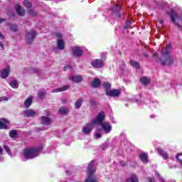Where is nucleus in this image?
I'll return each mask as SVG.
<instances>
[{
	"instance_id": "f257e3e1",
	"label": "nucleus",
	"mask_w": 182,
	"mask_h": 182,
	"mask_svg": "<svg viewBox=\"0 0 182 182\" xmlns=\"http://www.w3.org/2000/svg\"><path fill=\"white\" fill-rule=\"evenodd\" d=\"M103 120H105V113L100 112L95 119L82 127V133H84V134H89V133H91L92 130H93L96 124H102Z\"/></svg>"
},
{
	"instance_id": "f03ea898",
	"label": "nucleus",
	"mask_w": 182,
	"mask_h": 182,
	"mask_svg": "<svg viewBox=\"0 0 182 182\" xmlns=\"http://www.w3.org/2000/svg\"><path fill=\"white\" fill-rule=\"evenodd\" d=\"M170 50H171V44H168L166 48L161 50V57L159 58L161 65H172L173 57L170 55Z\"/></svg>"
},
{
	"instance_id": "7ed1b4c3",
	"label": "nucleus",
	"mask_w": 182,
	"mask_h": 182,
	"mask_svg": "<svg viewBox=\"0 0 182 182\" xmlns=\"http://www.w3.org/2000/svg\"><path fill=\"white\" fill-rule=\"evenodd\" d=\"M42 151V146H38L36 148H30L24 150L23 153V161H26V160H31V159H35L39 156V152Z\"/></svg>"
},
{
	"instance_id": "20e7f679",
	"label": "nucleus",
	"mask_w": 182,
	"mask_h": 182,
	"mask_svg": "<svg viewBox=\"0 0 182 182\" xmlns=\"http://www.w3.org/2000/svg\"><path fill=\"white\" fill-rule=\"evenodd\" d=\"M170 18L172 22L178 26V28H181L182 25V16L180 17L177 16V14L173 11L170 12Z\"/></svg>"
},
{
	"instance_id": "39448f33",
	"label": "nucleus",
	"mask_w": 182,
	"mask_h": 182,
	"mask_svg": "<svg viewBox=\"0 0 182 182\" xmlns=\"http://www.w3.org/2000/svg\"><path fill=\"white\" fill-rule=\"evenodd\" d=\"M36 35H38V33L33 30L26 32V41L27 43H31V42H33V39H35Z\"/></svg>"
},
{
	"instance_id": "423d86ee",
	"label": "nucleus",
	"mask_w": 182,
	"mask_h": 182,
	"mask_svg": "<svg viewBox=\"0 0 182 182\" xmlns=\"http://www.w3.org/2000/svg\"><path fill=\"white\" fill-rule=\"evenodd\" d=\"M55 35L58 38L57 48L60 50H63V49H65V42L63 41V40H62V38H63L62 33H57Z\"/></svg>"
},
{
	"instance_id": "0eeeda50",
	"label": "nucleus",
	"mask_w": 182,
	"mask_h": 182,
	"mask_svg": "<svg viewBox=\"0 0 182 182\" xmlns=\"http://www.w3.org/2000/svg\"><path fill=\"white\" fill-rule=\"evenodd\" d=\"M111 11L112 12V16H114V18H120V16H122V13H120V6L118 4L112 6Z\"/></svg>"
},
{
	"instance_id": "6e6552de",
	"label": "nucleus",
	"mask_w": 182,
	"mask_h": 182,
	"mask_svg": "<svg viewBox=\"0 0 182 182\" xmlns=\"http://www.w3.org/2000/svg\"><path fill=\"white\" fill-rule=\"evenodd\" d=\"M96 125L101 126L102 130H104L105 133L109 134L110 132H112V125L107 122H104L103 121L101 122V124H96Z\"/></svg>"
},
{
	"instance_id": "1a4fd4ad",
	"label": "nucleus",
	"mask_w": 182,
	"mask_h": 182,
	"mask_svg": "<svg viewBox=\"0 0 182 182\" xmlns=\"http://www.w3.org/2000/svg\"><path fill=\"white\" fill-rule=\"evenodd\" d=\"M91 65L92 68H95V69H102L105 64L102 60L97 59L91 62Z\"/></svg>"
},
{
	"instance_id": "9d476101",
	"label": "nucleus",
	"mask_w": 182,
	"mask_h": 182,
	"mask_svg": "<svg viewBox=\"0 0 182 182\" xmlns=\"http://www.w3.org/2000/svg\"><path fill=\"white\" fill-rule=\"evenodd\" d=\"M73 55L74 58H80L83 55V50L80 47H73Z\"/></svg>"
},
{
	"instance_id": "9b49d317",
	"label": "nucleus",
	"mask_w": 182,
	"mask_h": 182,
	"mask_svg": "<svg viewBox=\"0 0 182 182\" xmlns=\"http://www.w3.org/2000/svg\"><path fill=\"white\" fill-rule=\"evenodd\" d=\"M11 68H9V66L4 68L0 71V77H1V79H6V77L9 76Z\"/></svg>"
},
{
	"instance_id": "f8f14e48",
	"label": "nucleus",
	"mask_w": 182,
	"mask_h": 182,
	"mask_svg": "<svg viewBox=\"0 0 182 182\" xmlns=\"http://www.w3.org/2000/svg\"><path fill=\"white\" fill-rule=\"evenodd\" d=\"M15 9L18 16H25V14H26V11H25V9L22 7V6L16 4L15 6Z\"/></svg>"
},
{
	"instance_id": "ddd939ff",
	"label": "nucleus",
	"mask_w": 182,
	"mask_h": 182,
	"mask_svg": "<svg viewBox=\"0 0 182 182\" xmlns=\"http://www.w3.org/2000/svg\"><path fill=\"white\" fill-rule=\"evenodd\" d=\"M83 77L82 75H70L69 80H72V82H75V83H79L82 82Z\"/></svg>"
},
{
	"instance_id": "4468645a",
	"label": "nucleus",
	"mask_w": 182,
	"mask_h": 182,
	"mask_svg": "<svg viewBox=\"0 0 182 182\" xmlns=\"http://www.w3.org/2000/svg\"><path fill=\"white\" fill-rule=\"evenodd\" d=\"M107 96H110L111 97H117V96L120 95V90H111L107 94Z\"/></svg>"
},
{
	"instance_id": "2eb2a0df",
	"label": "nucleus",
	"mask_w": 182,
	"mask_h": 182,
	"mask_svg": "<svg viewBox=\"0 0 182 182\" xmlns=\"http://www.w3.org/2000/svg\"><path fill=\"white\" fill-rule=\"evenodd\" d=\"M41 123L45 126H49L52 123V119L46 116L41 117Z\"/></svg>"
},
{
	"instance_id": "dca6fc26",
	"label": "nucleus",
	"mask_w": 182,
	"mask_h": 182,
	"mask_svg": "<svg viewBox=\"0 0 182 182\" xmlns=\"http://www.w3.org/2000/svg\"><path fill=\"white\" fill-rule=\"evenodd\" d=\"M158 153L160 154V156H161L164 160H167V159H168V154L161 148H158Z\"/></svg>"
},
{
	"instance_id": "f3484780",
	"label": "nucleus",
	"mask_w": 182,
	"mask_h": 182,
	"mask_svg": "<svg viewBox=\"0 0 182 182\" xmlns=\"http://www.w3.org/2000/svg\"><path fill=\"white\" fill-rule=\"evenodd\" d=\"M24 117H32L34 114H36V112L32 109H27L23 112Z\"/></svg>"
},
{
	"instance_id": "a211bd4d",
	"label": "nucleus",
	"mask_w": 182,
	"mask_h": 182,
	"mask_svg": "<svg viewBox=\"0 0 182 182\" xmlns=\"http://www.w3.org/2000/svg\"><path fill=\"white\" fill-rule=\"evenodd\" d=\"M9 124V121L6 119H1L0 121V129H8V125Z\"/></svg>"
},
{
	"instance_id": "6ab92c4d",
	"label": "nucleus",
	"mask_w": 182,
	"mask_h": 182,
	"mask_svg": "<svg viewBox=\"0 0 182 182\" xmlns=\"http://www.w3.org/2000/svg\"><path fill=\"white\" fill-rule=\"evenodd\" d=\"M69 87V85H65L61 87L55 88L52 90V93H58V92H65V90H68Z\"/></svg>"
},
{
	"instance_id": "aec40b11",
	"label": "nucleus",
	"mask_w": 182,
	"mask_h": 182,
	"mask_svg": "<svg viewBox=\"0 0 182 182\" xmlns=\"http://www.w3.org/2000/svg\"><path fill=\"white\" fill-rule=\"evenodd\" d=\"M139 157L141 161H142V163H144L145 164L148 163V161H149L148 157L149 156H147V154H146V153L140 154L139 155Z\"/></svg>"
},
{
	"instance_id": "412c9836",
	"label": "nucleus",
	"mask_w": 182,
	"mask_h": 182,
	"mask_svg": "<svg viewBox=\"0 0 182 182\" xmlns=\"http://www.w3.org/2000/svg\"><path fill=\"white\" fill-rule=\"evenodd\" d=\"M125 182H139V178L136 174H132L129 178H127Z\"/></svg>"
},
{
	"instance_id": "4be33fe9",
	"label": "nucleus",
	"mask_w": 182,
	"mask_h": 182,
	"mask_svg": "<svg viewBox=\"0 0 182 182\" xmlns=\"http://www.w3.org/2000/svg\"><path fill=\"white\" fill-rule=\"evenodd\" d=\"M102 86L104 87V89L105 90V93L106 95L112 89V85H110V83L109 82H105L104 84H102Z\"/></svg>"
},
{
	"instance_id": "5701e85b",
	"label": "nucleus",
	"mask_w": 182,
	"mask_h": 182,
	"mask_svg": "<svg viewBox=\"0 0 182 182\" xmlns=\"http://www.w3.org/2000/svg\"><path fill=\"white\" fill-rule=\"evenodd\" d=\"M31 105H32V96H30L24 102V106H25L26 109L31 107Z\"/></svg>"
},
{
	"instance_id": "b1692460",
	"label": "nucleus",
	"mask_w": 182,
	"mask_h": 182,
	"mask_svg": "<svg viewBox=\"0 0 182 182\" xmlns=\"http://www.w3.org/2000/svg\"><path fill=\"white\" fill-rule=\"evenodd\" d=\"M140 82L142 83V85L147 86V85L150 84V79H149L147 77H142L140 78Z\"/></svg>"
},
{
	"instance_id": "393cba45",
	"label": "nucleus",
	"mask_w": 182,
	"mask_h": 182,
	"mask_svg": "<svg viewBox=\"0 0 182 182\" xmlns=\"http://www.w3.org/2000/svg\"><path fill=\"white\" fill-rule=\"evenodd\" d=\"M91 86L92 87H99L100 86V80L99 78H95L92 82Z\"/></svg>"
},
{
	"instance_id": "a878e982",
	"label": "nucleus",
	"mask_w": 182,
	"mask_h": 182,
	"mask_svg": "<svg viewBox=\"0 0 182 182\" xmlns=\"http://www.w3.org/2000/svg\"><path fill=\"white\" fill-rule=\"evenodd\" d=\"M83 103V98H79L77 100L75 104V107L77 109H80V107H82V104Z\"/></svg>"
},
{
	"instance_id": "bb28decb",
	"label": "nucleus",
	"mask_w": 182,
	"mask_h": 182,
	"mask_svg": "<svg viewBox=\"0 0 182 182\" xmlns=\"http://www.w3.org/2000/svg\"><path fill=\"white\" fill-rule=\"evenodd\" d=\"M129 63H130V65L133 66V68H135V69H140V65H139V63L137 61L131 60L129 61Z\"/></svg>"
},
{
	"instance_id": "cd10ccee",
	"label": "nucleus",
	"mask_w": 182,
	"mask_h": 182,
	"mask_svg": "<svg viewBox=\"0 0 182 182\" xmlns=\"http://www.w3.org/2000/svg\"><path fill=\"white\" fill-rule=\"evenodd\" d=\"M59 113L60 114H67V113H69V109L65 107H61L59 109Z\"/></svg>"
},
{
	"instance_id": "c85d7f7f",
	"label": "nucleus",
	"mask_w": 182,
	"mask_h": 182,
	"mask_svg": "<svg viewBox=\"0 0 182 182\" xmlns=\"http://www.w3.org/2000/svg\"><path fill=\"white\" fill-rule=\"evenodd\" d=\"M10 86L13 87V89H18L19 85L18 84V82L16 80H12L10 82Z\"/></svg>"
},
{
	"instance_id": "c756f323",
	"label": "nucleus",
	"mask_w": 182,
	"mask_h": 182,
	"mask_svg": "<svg viewBox=\"0 0 182 182\" xmlns=\"http://www.w3.org/2000/svg\"><path fill=\"white\" fill-rule=\"evenodd\" d=\"M23 5L28 9H29L32 7V3H31V1H29V0H24Z\"/></svg>"
},
{
	"instance_id": "7c9ffc66",
	"label": "nucleus",
	"mask_w": 182,
	"mask_h": 182,
	"mask_svg": "<svg viewBox=\"0 0 182 182\" xmlns=\"http://www.w3.org/2000/svg\"><path fill=\"white\" fill-rule=\"evenodd\" d=\"M155 2L157 4L158 6L164 9V6H163L166 5V3L163 2V0H155Z\"/></svg>"
},
{
	"instance_id": "2f4dec72",
	"label": "nucleus",
	"mask_w": 182,
	"mask_h": 182,
	"mask_svg": "<svg viewBox=\"0 0 182 182\" xmlns=\"http://www.w3.org/2000/svg\"><path fill=\"white\" fill-rule=\"evenodd\" d=\"M9 136L11 139H14L18 136V132H16V130H11L9 132Z\"/></svg>"
},
{
	"instance_id": "473e14b6",
	"label": "nucleus",
	"mask_w": 182,
	"mask_h": 182,
	"mask_svg": "<svg viewBox=\"0 0 182 182\" xmlns=\"http://www.w3.org/2000/svg\"><path fill=\"white\" fill-rule=\"evenodd\" d=\"M28 14L30 16H36V15H38V13L33 9H28Z\"/></svg>"
},
{
	"instance_id": "72a5a7b5",
	"label": "nucleus",
	"mask_w": 182,
	"mask_h": 182,
	"mask_svg": "<svg viewBox=\"0 0 182 182\" xmlns=\"http://www.w3.org/2000/svg\"><path fill=\"white\" fill-rule=\"evenodd\" d=\"M155 175L158 177L160 182H165L166 181L164 178L161 177V176H160V173H159V172L157 171H155Z\"/></svg>"
},
{
	"instance_id": "f704fd0d",
	"label": "nucleus",
	"mask_w": 182,
	"mask_h": 182,
	"mask_svg": "<svg viewBox=\"0 0 182 182\" xmlns=\"http://www.w3.org/2000/svg\"><path fill=\"white\" fill-rule=\"evenodd\" d=\"M132 22H133V21H132V20H128V21L126 22L125 25L124 26V29H127V28H132V27L130 26V25H132Z\"/></svg>"
},
{
	"instance_id": "c9c22d12",
	"label": "nucleus",
	"mask_w": 182,
	"mask_h": 182,
	"mask_svg": "<svg viewBox=\"0 0 182 182\" xmlns=\"http://www.w3.org/2000/svg\"><path fill=\"white\" fill-rule=\"evenodd\" d=\"M2 22H6V20L5 18H0V23H2ZM0 39L1 40L5 39V36H4L3 33L1 32H0Z\"/></svg>"
},
{
	"instance_id": "e433bc0d",
	"label": "nucleus",
	"mask_w": 182,
	"mask_h": 182,
	"mask_svg": "<svg viewBox=\"0 0 182 182\" xmlns=\"http://www.w3.org/2000/svg\"><path fill=\"white\" fill-rule=\"evenodd\" d=\"M4 148V150L6 151V153L9 154V156H10V157H12V153L11 152V150H9V147L5 145Z\"/></svg>"
},
{
	"instance_id": "4c0bfd02",
	"label": "nucleus",
	"mask_w": 182,
	"mask_h": 182,
	"mask_svg": "<svg viewBox=\"0 0 182 182\" xmlns=\"http://www.w3.org/2000/svg\"><path fill=\"white\" fill-rule=\"evenodd\" d=\"M10 30H11L12 32H16V31H18V26H16V25H11L10 26Z\"/></svg>"
},
{
	"instance_id": "58836bf2",
	"label": "nucleus",
	"mask_w": 182,
	"mask_h": 182,
	"mask_svg": "<svg viewBox=\"0 0 182 182\" xmlns=\"http://www.w3.org/2000/svg\"><path fill=\"white\" fill-rule=\"evenodd\" d=\"M44 96H45V92H43V91H39V92H38V97L40 99H43Z\"/></svg>"
},
{
	"instance_id": "ea45409f",
	"label": "nucleus",
	"mask_w": 182,
	"mask_h": 182,
	"mask_svg": "<svg viewBox=\"0 0 182 182\" xmlns=\"http://www.w3.org/2000/svg\"><path fill=\"white\" fill-rule=\"evenodd\" d=\"M8 100H9V98H8V97H0V102H8Z\"/></svg>"
},
{
	"instance_id": "a19ab883",
	"label": "nucleus",
	"mask_w": 182,
	"mask_h": 182,
	"mask_svg": "<svg viewBox=\"0 0 182 182\" xmlns=\"http://www.w3.org/2000/svg\"><path fill=\"white\" fill-rule=\"evenodd\" d=\"M107 147H109V143L106 142L102 145V150H106Z\"/></svg>"
},
{
	"instance_id": "79ce46f5",
	"label": "nucleus",
	"mask_w": 182,
	"mask_h": 182,
	"mask_svg": "<svg viewBox=\"0 0 182 182\" xmlns=\"http://www.w3.org/2000/svg\"><path fill=\"white\" fill-rule=\"evenodd\" d=\"M31 72L32 73H39L40 70L38 68H33Z\"/></svg>"
},
{
	"instance_id": "37998d69",
	"label": "nucleus",
	"mask_w": 182,
	"mask_h": 182,
	"mask_svg": "<svg viewBox=\"0 0 182 182\" xmlns=\"http://www.w3.org/2000/svg\"><path fill=\"white\" fill-rule=\"evenodd\" d=\"M101 59H102L103 60H106V54L101 53Z\"/></svg>"
},
{
	"instance_id": "c03bdc74",
	"label": "nucleus",
	"mask_w": 182,
	"mask_h": 182,
	"mask_svg": "<svg viewBox=\"0 0 182 182\" xmlns=\"http://www.w3.org/2000/svg\"><path fill=\"white\" fill-rule=\"evenodd\" d=\"M68 69L69 70L72 69V67H70V65H67L64 67V70H68Z\"/></svg>"
},
{
	"instance_id": "a18cd8bd",
	"label": "nucleus",
	"mask_w": 182,
	"mask_h": 182,
	"mask_svg": "<svg viewBox=\"0 0 182 182\" xmlns=\"http://www.w3.org/2000/svg\"><path fill=\"white\" fill-rule=\"evenodd\" d=\"M95 137L96 139H100V137H102V135L100 133H96Z\"/></svg>"
},
{
	"instance_id": "49530a36",
	"label": "nucleus",
	"mask_w": 182,
	"mask_h": 182,
	"mask_svg": "<svg viewBox=\"0 0 182 182\" xmlns=\"http://www.w3.org/2000/svg\"><path fill=\"white\" fill-rule=\"evenodd\" d=\"M120 138H121V139H126V134L122 133V134H120Z\"/></svg>"
},
{
	"instance_id": "de8ad7c7",
	"label": "nucleus",
	"mask_w": 182,
	"mask_h": 182,
	"mask_svg": "<svg viewBox=\"0 0 182 182\" xmlns=\"http://www.w3.org/2000/svg\"><path fill=\"white\" fill-rule=\"evenodd\" d=\"M176 160H178V161L180 162V164H181V166H182V160L180 159H178V155H176Z\"/></svg>"
},
{
	"instance_id": "09e8293b",
	"label": "nucleus",
	"mask_w": 182,
	"mask_h": 182,
	"mask_svg": "<svg viewBox=\"0 0 182 182\" xmlns=\"http://www.w3.org/2000/svg\"><path fill=\"white\" fill-rule=\"evenodd\" d=\"M148 181L149 182H154V178H148Z\"/></svg>"
},
{
	"instance_id": "8fccbe9b",
	"label": "nucleus",
	"mask_w": 182,
	"mask_h": 182,
	"mask_svg": "<svg viewBox=\"0 0 182 182\" xmlns=\"http://www.w3.org/2000/svg\"><path fill=\"white\" fill-rule=\"evenodd\" d=\"M159 23H160V25H161V26H163V23H164V21H163V19H159Z\"/></svg>"
},
{
	"instance_id": "3c124183",
	"label": "nucleus",
	"mask_w": 182,
	"mask_h": 182,
	"mask_svg": "<svg viewBox=\"0 0 182 182\" xmlns=\"http://www.w3.org/2000/svg\"><path fill=\"white\" fill-rule=\"evenodd\" d=\"M45 113L46 114V116H50V112L48 111H45Z\"/></svg>"
},
{
	"instance_id": "603ef678",
	"label": "nucleus",
	"mask_w": 182,
	"mask_h": 182,
	"mask_svg": "<svg viewBox=\"0 0 182 182\" xmlns=\"http://www.w3.org/2000/svg\"><path fill=\"white\" fill-rule=\"evenodd\" d=\"M67 102H68V101L66 100V98H63V99H62V102H63V103H67Z\"/></svg>"
},
{
	"instance_id": "864d4df0",
	"label": "nucleus",
	"mask_w": 182,
	"mask_h": 182,
	"mask_svg": "<svg viewBox=\"0 0 182 182\" xmlns=\"http://www.w3.org/2000/svg\"><path fill=\"white\" fill-rule=\"evenodd\" d=\"M0 48H1V49H4V44L0 42Z\"/></svg>"
},
{
	"instance_id": "5fc2aeb1",
	"label": "nucleus",
	"mask_w": 182,
	"mask_h": 182,
	"mask_svg": "<svg viewBox=\"0 0 182 182\" xmlns=\"http://www.w3.org/2000/svg\"><path fill=\"white\" fill-rule=\"evenodd\" d=\"M2 151H4V149H2V147L0 146V154H2Z\"/></svg>"
},
{
	"instance_id": "6e6d98bb",
	"label": "nucleus",
	"mask_w": 182,
	"mask_h": 182,
	"mask_svg": "<svg viewBox=\"0 0 182 182\" xmlns=\"http://www.w3.org/2000/svg\"><path fill=\"white\" fill-rule=\"evenodd\" d=\"M1 161H4V157H2V156H0V162Z\"/></svg>"
},
{
	"instance_id": "4d7b16f0",
	"label": "nucleus",
	"mask_w": 182,
	"mask_h": 182,
	"mask_svg": "<svg viewBox=\"0 0 182 182\" xmlns=\"http://www.w3.org/2000/svg\"><path fill=\"white\" fill-rule=\"evenodd\" d=\"M121 166H126V164L124 162H121Z\"/></svg>"
},
{
	"instance_id": "13d9d810",
	"label": "nucleus",
	"mask_w": 182,
	"mask_h": 182,
	"mask_svg": "<svg viewBox=\"0 0 182 182\" xmlns=\"http://www.w3.org/2000/svg\"><path fill=\"white\" fill-rule=\"evenodd\" d=\"M135 102L137 103V102H139V100H136Z\"/></svg>"
},
{
	"instance_id": "bf43d9fd",
	"label": "nucleus",
	"mask_w": 182,
	"mask_h": 182,
	"mask_svg": "<svg viewBox=\"0 0 182 182\" xmlns=\"http://www.w3.org/2000/svg\"><path fill=\"white\" fill-rule=\"evenodd\" d=\"M178 156H182V154H180Z\"/></svg>"
},
{
	"instance_id": "052dcab7",
	"label": "nucleus",
	"mask_w": 182,
	"mask_h": 182,
	"mask_svg": "<svg viewBox=\"0 0 182 182\" xmlns=\"http://www.w3.org/2000/svg\"><path fill=\"white\" fill-rule=\"evenodd\" d=\"M151 117H154V116H151Z\"/></svg>"
}]
</instances>
